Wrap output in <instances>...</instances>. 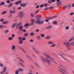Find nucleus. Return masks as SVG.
<instances>
[{
	"mask_svg": "<svg viewBox=\"0 0 74 74\" xmlns=\"http://www.w3.org/2000/svg\"><path fill=\"white\" fill-rule=\"evenodd\" d=\"M48 9V8H46L44 9V11H45V10H47Z\"/></svg>",
	"mask_w": 74,
	"mask_h": 74,
	"instance_id": "obj_52",
	"label": "nucleus"
},
{
	"mask_svg": "<svg viewBox=\"0 0 74 74\" xmlns=\"http://www.w3.org/2000/svg\"><path fill=\"white\" fill-rule=\"evenodd\" d=\"M32 49H33V50L34 51L36 52V53H39L37 51V50L34 47H32Z\"/></svg>",
	"mask_w": 74,
	"mask_h": 74,
	"instance_id": "obj_17",
	"label": "nucleus"
},
{
	"mask_svg": "<svg viewBox=\"0 0 74 74\" xmlns=\"http://www.w3.org/2000/svg\"><path fill=\"white\" fill-rule=\"evenodd\" d=\"M3 21H4V19H1L0 20L1 22H3Z\"/></svg>",
	"mask_w": 74,
	"mask_h": 74,
	"instance_id": "obj_62",
	"label": "nucleus"
},
{
	"mask_svg": "<svg viewBox=\"0 0 74 74\" xmlns=\"http://www.w3.org/2000/svg\"><path fill=\"white\" fill-rule=\"evenodd\" d=\"M20 64H21V66L22 67H25V66L22 63H20Z\"/></svg>",
	"mask_w": 74,
	"mask_h": 74,
	"instance_id": "obj_29",
	"label": "nucleus"
},
{
	"mask_svg": "<svg viewBox=\"0 0 74 74\" xmlns=\"http://www.w3.org/2000/svg\"><path fill=\"white\" fill-rule=\"evenodd\" d=\"M39 12V10L36 11L35 12L34 14H37V13H38V12Z\"/></svg>",
	"mask_w": 74,
	"mask_h": 74,
	"instance_id": "obj_43",
	"label": "nucleus"
},
{
	"mask_svg": "<svg viewBox=\"0 0 74 74\" xmlns=\"http://www.w3.org/2000/svg\"><path fill=\"white\" fill-rule=\"evenodd\" d=\"M56 4H62L61 1H59L56 3Z\"/></svg>",
	"mask_w": 74,
	"mask_h": 74,
	"instance_id": "obj_46",
	"label": "nucleus"
},
{
	"mask_svg": "<svg viewBox=\"0 0 74 74\" xmlns=\"http://www.w3.org/2000/svg\"><path fill=\"white\" fill-rule=\"evenodd\" d=\"M36 19H37L36 20V23L39 25H42V24L44 23V21L42 20L41 21V16L37 15H36Z\"/></svg>",
	"mask_w": 74,
	"mask_h": 74,
	"instance_id": "obj_3",
	"label": "nucleus"
},
{
	"mask_svg": "<svg viewBox=\"0 0 74 74\" xmlns=\"http://www.w3.org/2000/svg\"><path fill=\"white\" fill-rule=\"evenodd\" d=\"M27 57V58H28L30 59V60H33L32 58H30L29 56H28Z\"/></svg>",
	"mask_w": 74,
	"mask_h": 74,
	"instance_id": "obj_51",
	"label": "nucleus"
},
{
	"mask_svg": "<svg viewBox=\"0 0 74 74\" xmlns=\"http://www.w3.org/2000/svg\"><path fill=\"white\" fill-rule=\"evenodd\" d=\"M3 25H0V29H3Z\"/></svg>",
	"mask_w": 74,
	"mask_h": 74,
	"instance_id": "obj_44",
	"label": "nucleus"
},
{
	"mask_svg": "<svg viewBox=\"0 0 74 74\" xmlns=\"http://www.w3.org/2000/svg\"><path fill=\"white\" fill-rule=\"evenodd\" d=\"M36 32H39V29H37L36 30Z\"/></svg>",
	"mask_w": 74,
	"mask_h": 74,
	"instance_id": "obj_63",
	"label": "nucleus"
},
{
	"mask_svg": "<svg viewBox=\"0 0 74 74\" xmlns=\"http://www.w3.org/2000/svg\"><path fill=\"white\" fill-rule=\"evenodd\" d=\"M69 15H70V16H71L72 15H74V13L73 12H72L71 13H70Z\"/></svg>",
	"mask_w": 74,
	"mask_h": 74,
	"instance_id": "obj_42",
	"label": "nucleus"
},
{
	"mask_svg": "<svg viewBox=\"0 0 74 74\" xmlns=\"http://www.w3.org/2000/svg\"><path fill=\"white\" fill-rule=\"evenodd\" d=\"M47 44L48 45H49V44H53V42L52 41H49L47 42Z\"/></svg>",
	"mask_w": 74,
	"mask_h": 74,
	"instance_id": "obj_13",
	"label": "nucleus"
},
{
	"mask_svg": "<svg viewBox=\"0 0 74 74\" xmlns=\"http://www.w3.org/2000/svg\"><path fill=\"white\" fill-rule=\"evenodd\" d=\"M37 38L38 40H41V37L40 36H37Z\"/></svg>",
	"mask_w": 74,
	"mask_h": 74,
	"instance_id": "obj_23",
	"label": "nucleus"
},
{
	"mask_svg": "<svg viewBox=\"0 0 74 74\" xmlns=\"http://www.w3.org/2000/svg\"><path fill=\"white\" fill-rule=\"evenodd\" d=\"M53 25H57V22L54 21L53 23Z\"/></svg>",
	"mask_w": 74,
	"mask_h": 74,
	"instance_id": "obj_35",
	"label": "nucleus"
},
{
	"mask_svg": "<svg viewBox=\"0 0 74 74\" xmlns=\"http://www.w3.org/2000/svg\"><path fill=\"white\" fill-rule=\"evenodd\" d=\"M57 55L58 56V57H59V58H60V56H61V57H62L63 59H65V58H64V54L61 55L59 54H57Z\"/></svg>",
	"mask_w": 74,
	"mask_h": 74,
	"instance_id": "obj_9",
	"label": "nucleus"
},
{
	"mask_svg": "<svg viewBox=\"0 0 74 74\" xmlns=\"http://www.w3.org/2000/svg\"><path fill=\"white\" fill-rule=\"evenodd\" d=\"M20 49H21V50H22V51H23L24 52H25V53H26V51H25L23 49V48H21Z\"/></svg>",
	"mask_w": 74,
	"mask_h": 74,
	"instance_id": "obj_37",
	"label": "nucleus"
},
{
	"mask_svg": "<svg viewBox=\"0 0 74 74\" xmlns=\"http://www.w3.org/2000/svg\"><path fill=\"white\" fill-rule=\"evenodd\" d=\"M20 5L21 7H25L26 5V3H21Z\"/></svg>",
	"mask_w": 74,
	"mask_h": 74,
	"instance_id": "obj_12",
	"label": "nucleus"
},
{
	"mask_svg": "<svg viewBox=\"0 0 74 74\" xmlns=\"http://www.w3.org/2000/svg\"><path fill=\"white\" fill-rule=\"evenodd\" d=\"M0 66L1 67H4V65L0 63Z\"/></svg>",
	"mask_w": 74,
	"mask_h": 74,
	"instance_id": "obj_40",
	"label": "nucleus"
},
{
	"mask_svg": "<svg viewBox=\"0 0 74 74\" xmlns=\"http://www.w3.org/2000/svg\"><path fill=\"white\" fill-rule=\"evenodd\" d=\"M24 15V13L23 12H21L18 13V15L20 17V19H21V18H22L23 16Z\"/></svg>",
	"mask_w": 74,
	"mask_h": 74,
	"instance_id": "obj_5",
	"label": "nucleus"
},
{
	"mask_svg": "<svg viewBox=\"0 0 74 74\" xmlns=\"http://www.w3.org/2000/svg\"><path fill=\"white\" fill-rule=\"evenodd\" d=\"M8 40H13V38L10 37L8 38Z\"/></svg>",
	"mask_w": 74,
	"mask_h": 74,
	"instance_id": "obj_33",
	"label": "nucleus"
},
{
	"mask_svg": "<svg viewBox=\"0 0 74 74\" xmlns=\"http://www.w3.org/2000/svg\"><path fill=\"white\" fill-rule=\"evenodd\" d=\"M73 40V39H72V38L70 39L69 40V42H70L71 41H72Z\"/></svg>",
	"mask_w": 74,
	"mask_h": 74,
	"instance_id": "obj_49",
	"label": "nucleus"
},
{
	"mask_svg": "<svg viewBox=\"0 0 74 74\" xmlns=\"http://www.w3.org/2000/svg\"><path fill=\"white\" fill-rule=\"evenodd\" d=\"M51 38V36H47L46 37L45 39L46 40H49Z\"/></svg>",
	"mask_w": 74,
	"mask_h": 74,
	"instance_id": "obj_15",
	"label": "nucleus"
},
{
	"mask_svg": "<svg viewBox=\"0 0 74 74\" xmlns=\"http://www.w3.org/2000/svg\"><path fill=\"white\" fill-rule=\"evenodd\" d=\"M40 36L41 37H42V38H43L44 37H45V35H44V34H41Z\"/></svg>",
	"mask_w": 74,
	"mask_h": 74,
	"instance_id": "obj_30",
	"label": "nucleus"
},
{
	"mask_svg": "<svg viewBox=\"0 0 74 74\" xmlns=\"http://www.w3.org/2000/svg\"><path fill=\"white\" fill-rule=\"evenodd\" d=\"M9 12L10 14H14V13H15V11H10Z\"/></svg>",
	"mask_w": 74,
	"mask_h": 74,
	"instance_id": "obj_34",
	"label": "nucleus"
},
{
	"mask_svg": "<svg viewBox=\"0 0 74 74\" xmlns=\"http://www.w3.org/2000/svg\"><path fill=\"white\" fill-rule=\"evenodd\" d=\"M12 4H13V3H10L9 5L8 6V7H11L12 6Z\"/></svg>",
	"mask_w": 74,
	"mask_h": 74,
	"instance_id": "obj_27",
	"label": "nucleus"
},
{
	"mask_svg": "<svg viewBox=\"0 0 74 74\" xmlns=\"http://www.w3.org/2000/svg\"><path fill=\"white\" fill-rule=\"evenodd\" d=\"M21 3H22V1L19 0L15 3L14 4H15L16 5H18L19 4H21Z\"/></svg>",
	"mask_w": 74,
	"mask_h": 74,
	"instance_id": "obj_11",
	"label": "nucleus"
},
{
	"mask_svg": "<svg viewBox=\"0 0 74 74\" xmlns=\"http://www.w3.org/2000/svg\"><path fill=\"white\" fill-rule=\"evenodd\" d=\"M56 17H57V16H54L53 17H50V18H47V19H48L49 20H51V19H54V18H56Z\"/></svg>",
	"mask_w": 74,
	"mask_h": 74,
	"instance_id": "obj_14",
	"label": "nucleus"
},
{
	"mask_svg": "<svg viewBox=\"0 0 74 74\" xmlns=\"http://www.w3.org/2000/svg\"><path fill=\"white\" fill-rule=\"evenodd\" d=\"M18 71H23V69L22 68H19L18 69Z\"/></svg>",
	"mask_w": 74,
	"mask_h": 74,
	"instance_id": "obj_24",
	"label": "nucleus"
},
{
	"mask_svg": "<svg viewBox=\"0 0 74 74\" xmlns=\"http://www.w3.org/2000/svg\"><path fill=\"white\" fill-rule=\"evenodd\" d=\"M52 27V26L51 25H49L47 27H46V29H51Z\"/></svg>",
	"mask_w": 74,
	"mask_h": 74,
	"instance_id": "obj_18",
	"label": "nucleus"
},
{
	"mask_svg": "<svg viewBox=\"0 0 74 74\" xmlns=\"http://www.w3.org/2000/svg\"><path fill=\"white\" fill-rule=\"evenodd\" d=\"M5 4V3H4V2H1V5H4Z\"/></svg>",
	"mask_w": 74,
	"mask_h": 74,
	"instance_id": "obj_48",
	"label": "nucleus"
},
{
	"mask_svg": "<svg viewBox=\"0 0 74 74\" xmlns=\"http://www.w3.org/2000/svg\"><path fill=\"white\" fill-rule=\"evenodd\" d=\"M22 40L23 41H25V40H26V38L23 37L22 38Z\"/></svg>",
	"mask_w": 74,
	"mask_h": 74,
	"instance_id": "obj_47",
	"label": "nucleus"
},
{
	"mask_svg": "<svg viewBox=\"0 0 74 74\" xmlns=\"http://www.w3.org/2000/svg\"><path fill=\"white\" fill-rule=\"evenodd\" d=\"M30 25H29L28 23H27L25 24V25H24V27H27V26H29Z\"/></svg>",
	"mask_w": 74,
	"mask_h": 74,
	"instance_id": "obj_25",
	"label": "nucleus"
},
{
	"mask_svg": "<svg viewBox=\"0 0 74 74\" xmlns=\"http://www.w3.org/2000/svg\"><path fill=\"white\" fill-rule=\"evenodd\" d=\"M9 32V30H8L5 31V33H7Z\"/></svg>",
	"mask_w": 74,
	"mask_h": 74,
	"instance_id": "obj_50",
	"label": "nucleus"
},
{
	"mask_svg": "<svg viewBox=\"0 0 74 74\" xmlns=\"http://www.w3.org/2000/svg\"><path fill=\"white\" fill-rule=\"evenodd\" d=\"M65 29L66 30H68L69 29V26H66L65 27Z\"/></svg>",
	"mask_w": 74,
	"mask_h": 74,
	"instance_id": "obj_21",
	"label": "nucleus"
},
{
	"mask_svg": "<svg viewBox=\"0 0 74 74\" xmlns=\"http://www.w3.org/2000/svg\"><path fill=\"white\" fill-rule=\"evenodd\" d=\"M30 15L32 18H34L35 17V15H34V14L33 13H30Z\"/></svg>",
	"mask_w": 74,
	"mask_h": 74,
	"instance_id": "obj_16",
	"label": "nucleus"
},
{
	"mask_svg": "<svg viewBox=\"0 0 74 74\" xmlns=\"http://www.w3.org/2000/svg\"><path fill=\"white\" fill-rule=\"evenodd\" d=\"M18 41H20L19 42L20 44H21L23 43V41L22 40V37H19L18 38Z\"/></svg>",
	"mask_w": 74,
	"mask_h": 74,
	"instance_id": "obj_10",
	"label": "nucleus"
},
{
	"mask_svg": "<svg viewBox=\"0 0 74 74\" xmlns=\"http://www.w3.org/2000/svg\"><path fill=\"white\" fill-rule=\"evenodd\" d=\"M30 22L31 23H30V25L32 26L33 25V24L34 23V22H35V20L33 19V18H31Z\"/></svg>",
	"mask_w": 74,
	"mask_h": 74,
	"instance_id": "obj_8",
	"label": "nucleus"
},
{
	"mask_svg": "<svg viewBox=\"0 0 74 74\" xmlns=\"http://www.w3.org/2000/svg\"><path fill=\"white\" fill-rule=\"evenodd\" d=\"M34 63L35 64H36V66H37L38 67L39 66V65H38V64H37V63L36 62H34Z\"/></svg>",
	"mask_w": 74,
	"mask_h": 74,
	"instance_id": "obj_45",
	"label": "nucleus"
},
{
	"mask_svg": "<svg viewBox=\"0 0 74 74\" xmlns=\"http://www.w3.org/2000/svg\"><path fill=\"white\" fill-rule=\"evenodd\" d=\"M19 59L20 60L21 62H22V63H25V61H24V60L22 59H21V58H19Z\"/></svg>",
	"mask_w": 74,
	"mask_h": 74,
	"instance_id": "obj_28",
	"label": "nucleus"
},
{
	"mask_svg": "<svg viewBox=\"0 0 74 74\" xmlns=\"http://www.w3.org/2000/svg\"><path fill=\"white\" fill-rule=\"evenodd\" d=\"M58 67L60 69H58V71H60V72H61V74H69V73L66 70H68L66 68V67L64 66L62 64H59V65L58 66Z\"/></svg>",
	"mask_w": 74,
	"mask_h": 74,
	"instance_id": "obj_2",
	"label": "nucleus"
},
{
	"mask_svg": "<svg viewBox=\"0 0 74 74\" xmlns=\"http://www.w3.org/2000/svg\"><path fill=\"white\" fill-rule=\"evenodd\" d=\"M6 3H10V0H8L6 1Z\"/></svg>",
	"mask_w": 74,
	"mask_h": 74,
	"instance_id": "obj_55",
	"label": "nucleus"
},
{
	"mask_svg": "<svg viewBox=\"0 0 74 74\" xmlns=\"http://www.w3.org/2000/svg\"><path fill=\"white\" fill-rule=\"evenodd\" d=\"M6 13H7V11H5L3 12L2 13V15H4V14H5Z\"/></svg>",
	"mask_w": 74,
	"mask_h": 74,
	"instance_id": "obj_31",
	"label": "nucleus"
},
{
	"mask_svg": "<svg viewBox=\"0 0 74 74\" xmlns=\"http://www.w3.org/2000/svg\"><path fill=\"white\" fill-rule=\"evenodd\" d=\"M39 7H40V5H38L36 7V8H39Z\"/></svg>",
	"mask_w": 74,
	"mask_h": 74,
	"instance_id": "obj_59",
	"label": "nucleus"
},
{
	"mask_svg": "<svg viewBox=\"0 0 74 74\" xmlns=\"http://www.w3.org/2000/svg\"><path fill=\"white\" fill-rule=\"evenodd\" d=\"M68 7V5H65L62 8L64 10H65V9H66L67 8V7Z\"/></svg>",
	"mask_w": 74,
	"mask_h": 74,
	"instance_id": "obj_26",
	"label": "nucleus"
},
{
	"mask_svg": "<svg viewBox=\"0 0 74 74\" xmlns=\"http://www.w3.org/2000/svg\"><path fill=\"white\" fill-rule=\"evenodd\" d=\"M42 53L47 58L45 59L43 57H41L42 59L44 62H46V63H47L49 64H51V61L50 60H51L55 64H57V63L55 60V59L52 58L50 56L47 55L45 52H42ZM48 58H49L50 60Z\"/></svg>",
	"mask_w": 74,
	"mask_h": 74,
	"instance_id": "obj_1",
	"label": "nucleus"
},
{
	"mask_svg": "<svg viewBox=\"0 0 74 74\" xmlns=\"http://www.w3.org/2000/svg\"><path fill=\"white\" fill-rule=\"evenodd\" d=\"M16 47L14 45H13L12 46V50L13 52H16V49H15Z\"/></svg>",
	"mask_w": 74,
	"mask_h": 74,
	"instance_id": "obj_7",
	"label": "nucleus"
},
{
	"mask_svg": "<svg viewBox=\"0 0 74 74\" xmlns=\"http://www.w3.org/2000/svg\"><path fill=\"white\" fill-rule=\"evenodd\" d=\"M18 24L20 26H21V25H22V23H19Z\"/></svg>",
	"mask_w": 74,
	"mask_h": 74,
	"instance_id": "obj_61",
	"label": "nucleus"
},
{
	"mask_svg": "<svg viewBox=\"0 0 74 74\" xmlns=\"http://www.w3.org/2000/svg\"><path fill=\"white\" fill-rule=\"evenodd\" d=\"M19 26H20L19 24H18L16 26V27L17 28H18V27H19Z\"/></svg>",
	"mask_w": 74,
	"mask_h": 74,
	"instance_id": "obj_58",
	"label": "nucleus"
},
{
	"mask_svg": "<svg viewBox=\"0 0 74 74\" xmlns=\"http://www.w3.org/2000/svg\"><path fill=\"white\" fill-rule=\"evenodd\" d=\"M19 71L18 70H16L15 72V74H18Z\"/></svg>",
	"mask_w": 74,
	"mask_h": 74,
	"instance_id": "obj_39",
	"label": "nucleus"
},
{
	"mask_svg": "<svg viewBox=\"0 0 74 74\" xmlns=\"http://www.w3.org/2000/svg\"><path fill=\"white\" fill-rule=\"evenodd\" d=\"M43 7V5H40V7H41V8H42Z\"/></svg>",
	"mask_w": 74,
	"mask_h": 74,
	"instance_id": "obj_64",
	"label": "nucleus"
},
{
	"mask_svg": "<svg viewBox=\"0 0 74 74\" xmlns=\"http://www.w3.org/2000/svg\"><path fill=\"white\" fill-rule=\"evenodd\" d=\"M56 46V45L54 44L53 45H51V48H53V47H55Z\"/></svg>",
	"mask_w": 74,
	"mask_h": 74,
	"instance_id": "obj_36",
	"label": "nucleus"
},
{
	"mask_svg": "<svg viewBox=\"0 0 74 74\" xmlns=\"http://www.w3.org/2000/svg\"><path fill=\"white\" fill-rule=\"evenodd\" d=\"M22 9V8L21 7L17 8V10H21Z\"/></svg>",
	"mask_w": 74,
	"mask_h": 74,
	"instance_id": "obj_53",
	"label": "nucleus"
},
{
	"mask_svg": "<svg viewBox=\"0 0 74 74\" xmlns=\"http://www.w3.org/2000/svg\"><path fill=\"white\" fill-rule=\"evenodd\" d=\"M29 72H30V73H32V70H31V69H29Z\"/></svg>",
	"mask_w": 74,
	"mask_h": 74,
	"instance_id": "obj_60",
	"label": "nucleus"
},
{
	"mask_svg": "<svg viewBox=\"0 0 74 74\" xmlns=\"http://www.w3.org/2000/svg\"><path fill=\"white\" fill-rule=\"evenodd\" d=\"M24 36L25 37H27L29 36V34L27 33H25L24 34Z\"/></svg>",
	"mask_w": 74,
	"mask_h": 74,
	"instance_id": "obj_22",
	"label": "nucleus"
},
{
	"mask_svg": "<svg viewBox=\"0 0 74 74\" xmlns=\"http://www.w3.org/2000/svg\"><path fill=\"white\" fill-rule=\"evenodd\" d=\"M2 23L3 25H5V24H8V21H4Z\"/></svg>",
	"mask_w": 74,
	"mask_h": 74,
	"instance_id": "obj_20",
	"label": "nucleus"
},
{
	"mask_svg": "<svg viewBox=\"0 0 74 74\" xmlns=\"http://www.w3.org/2000/svg\"><path fill=\"white\" fill-rule=\"evenodd\" d=\"M48 3H49L50 4H51V1L49 0L48 1Z\"/></svg>",
	"mask_w": 74,
	"mask_h": 74,
	"instance_id": "obj_56",
	"label": "nucleus"
},
{
	"mask_svg": "<svg viewBox=\"0 0 74 74\" xmlns=\"http://www.w3.org/2000/svg\"><path fill=\"white\" fill-rule=\"evenodd\" d=\"M17 24V23H16L13 24V25L12 26V28H14V27H15V26H16V25Z\"/></svg>",
	"mask_w": 74,
	"mask_h": 74,
	"instance_id": "obj_19",
	"label": "nucleus"
},
{
	"mask_svg": "<svg viewBox=\"0 0 74 74\" xmlns=\"http://www.w3.org/2000/svg\"><path fill=\"white\" fill-rule=\"evenodd\" d=\"M63 44L64 45H65V46H66V47H70V45H71V44L67 42H64L63 43Z\"/></svg>",
	"mask_w": 74,
	"mask_h": 74,
	"instance_id": "obj_6",
	"label": "nucleus"
},
{
	"mask_svg": "<svg viewBox=\"0 0 74 74\" xmlns=\"http://www.w3.org/2000/svg\"><path fill=\"white\" fill-rule=\"evenodd\" d=\"M33 39H31L29 41V42H31L32 43L33 42Z\"/></svg>",
	"mask_w": 74,
	"mask_h": 74,
	"instance_id": "obj_38",
	"label": "nucleus"
},
{
	"mask_svg": "<svg viewBox=\"0 0 74 74\" xmlns=\"http://www.w3.org/2000/svg\"><path fill=\"white\" fill-rule=\"evenodd\" d=\"M7 67L6 66H5L4 67L3 71H1L0 73L1 74H3L5 73V72L7 71Z\"/></svg>",
	"mask_w": 74,
	"mask_h": 74,
	"instance_id": "obj_4",
	"label": "nucleus"
},
{
	"mask_svg": "<svg viewBox=\"0 0 74 74\" xmlns=\"http://www.w3.org/2000/svg\"><path fill=\"white\" fill-rule=\"evenodd\" d=\"M30 35L31 36H33L34 35V33H31L30 34Z\"/></svg>",
	"mask_w": 74,
	"mask_h": 74,
	"instance_id": "obj_32",
	"label": "nucleus"
},
{
	"mask_svg": "<svg viewBox=\"0 0 74 74\" xmlns=\"http://www.w3.org/2000/svg\"><path fill=\"white\" fill-rule=\"evenodd\" d=\"M23 29V26H21L19 28V30H21V29Z\"/></svg>",
	"mask_w": 74,
	"mask_h": 74,
	"instance_id": "obj_41",
	"label": "nucleus"
},
{
	"mask_svg": "<svg viewBox=\"0 0 74 74\" xmlns=\"http://www.w3.org/2000/svg\"><path fill=\"white\" fill-rule=\"evenodd\" d=\"M12 36L13 38L15 37V34H12Z\"/></svg>",
	"mask_w": 74,
	"mask_h": 74,
	"instance_id": "obj_54",
	"label": "nucleus"
},
{
	"mask_svg": "<svg viewBox=\"0 0 74 74\" xmlns=\"http://www.w3.org/2000/svg\"><path fill=\"white\" fill-rule=\"evenodd\" d=\"M49 9H51V8H53V7H49L48 8Z\"/></svg>",
	"mask_w": 74,
	"mask_h": 74,
	"instance_id": "obj_57",
	"label": "nucleus"
}]
</instances>
